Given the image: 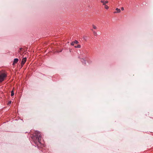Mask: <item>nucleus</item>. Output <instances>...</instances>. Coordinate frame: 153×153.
<instances>
[{"label": "nucleus", "mask_w": 153, "mask_h": 153, "mask_svg": "<svg viewBox=\"0 0 153 153\" xmlns=\"http://www.w3.org/2000/svg\"><path fill=\"white\" fill-rule=\"evenodd\" d=\"M35 136H36V140L38 141V143H41L40 140L41 138V135L40 132L36 131L35 132Z\"/></svg>", "instance_id": "obj_1"}, {"label": "nucleus", "mask_w": 153, "mask_h": 153, "mask_svg": "<svg viewBox=\"0 0 153 153\" xmlns=\"http://www.w3.org/2000/svg\"><path fill=\"white\" fill-rule=\"evenodd\" d=\"M6 76V75L4 73L0 74V82H2L4 79L5 77Z\"/></svg>", "instance_id": "obj_2"}, {"label": "nucleus", "mask_w": 153, "mask_h": 153, "mask_svg": "<svg viewBox=\"0 0 153 153\" xmlns=\"http://www.w3.org/2000/svg\"><path fill=\"white\" fill-rule=\"evenodd\" d=\"M26 58H24L22 59V62L21 63V65L22 66L23 65H24V64L26 62Z\"/></svg>", "instance_id": "obj_3"}, {"label": "nucleus", "mask_w": 153, "mask_h": 153, "mask_svg": "<svg viewBox=\"0 0 153 153\" xmlns=\"http://www.w3.org/2000/svg\"><path fill=\"white\" fill-rule=\"evenodd\" d=\"M116 11L114 12V13H120L121 12V10L117 8L116 9Z\"/></svg>", "instance_id": "obj_4"}, {"label": "nucleus", "mask_w": 153, "mask_h": 153, "mask_svg": "<svg viewBox=\"0 0 153 153\" xmlns=\"http://www.w3.org/2000/svg\"><path fill=\"white\" fill-rule=\"evenodd\" d=\"M19 61V59L17 58H15L14 59L13 62V64L14 65L16 63Z\"/></svg>", "instance_id": "obj_5"}, {"label": "nucleus", "mask_w": 153, "mask_h": 153, "mask_svg": "<svg viewBox=\"0 0 153 153\" xmlns=\"http://www.w3.org/2000/svg\"><path fill=\"white\" fill-rule=\"evenodd\" d=\"M101 3H102L103 4V5H106L105 4L107 3L108 2V1H104L103 0H102L101 1Z\"/></svg>", "instance_id": "obj_6"}, {"label": "nucleus", "mask_w": 153, "mask_h": 153, "mask_svg": "<svg viewBox=\"0 0 153 153\" xmlns=\"http://www.w3.org/2000/svg\"><path fill=\"white\" fill-rule=\"evenodd\" d=\"M14 95V91L13 90L11 91V96H13Z\"/></svg>", "instance_id": "obj_7"}, {"label": "nucleus", "mask_w": 153, "mask_h": 153, "mask_svg": "<svg viewBox=\"0 0 153 153\" xmlns=\"http://www.w3.org/2000/svg\"><path fill=\"white\" fill-rule=\"evenodd\" d=\"M92 27L94 29H97V27L94 25H92Z\"/></svg>", "instance_id": "obj_8"}, {"label": "nucleus", "mask_w": 153, "mask_h": 153, "mask_svg": "<svg viewBox=\"0 0 153 153\" xmlns=\"http://www.w3.org/2000/svg\"><path fill=\"white\" fill-rule=\"evenodd\" d=\"M75 47L76 48H80L81 47V45H78L77 46H75Z\"/></svg>", "instance_id": "obj_9"}, {"label": "nucleus", "mask_w": 153, "mask_h": 153, "mask_svg": "<svg viewBox=\"0 0 153 153\" xmlns=\"http://www.w3.org/2000/svg\"><path fill=\"white\" fill-rule=\"evenodd\" d=\"M105 8L106 9H108L109 8V7L107 5H105Z\"/></svg>", "instance_id": "obj_10"}, {"label": "nucleus", "mask_w": 153, "mask_h": 153, "mask_svg": "<svg viewBox=\"0 0 153 153\" xmlns=\"http://www.w3.org/2000/svg\"><path fill=\"white\" fill-rule=\"evenodd\" d=\"M74 42V43H76V44H77L79 43L76 40H75Z\"/></svg>", "instance_id": "obj_11"}, {"label": "nucleus", "mask_w": 153, "mask_h": 153, "mask_svg": "<svg viewBox=\"0 0 153 153\" xmlns=\"http://www.w3.org/2000/svg\"><path fill=\"white\" fill-rule=\"evenodd\" d=\"M93 33L94 35H97V33L95 31H93Z\"/></svg>", "instance_id": "obj_12"}, {"label": "nucleus", "mask_w": 153, "mask_h": 153, "mask_svg": "<svg viewBox=\"0 0 153 153\" xmlns=\"http://www.w3.org/2000/svg\"><path fill=\"white\" fill-rule=\"evenodd\" d=\"M11 101H9L8 102V105H10V104L11 103Z\"/></svg>", "instance_id": "obj_13"}, {"label": "nucleus", "mask_w": 153, "mask_h": 153, "mask_svg": "<svg viewBox=\"0 0 153 153\" xmlns=\"http://www.w3.org/2000/svg\"><path fill=\"white\" fill-rule=\"evenodd\" d=\"M74 42H72L71 43V45H74Z\"/></svg>", "instance_id": "obj_14"}, {"label": "nucleus", "mask_w": 153, "mask_h": 153, "mask_svg": "<svg viewBox=\"0 0 153 153\" xmlns=\"http://www.w3.org/2000/svg\"><path fill=\"white\" fill-rule=\"evenodd\" d=\"M121 10H124V9L123 7H121Z\"/></svg>", "instance_id": "obj_15"}, {"label": "nucleus", "mask_w": 153, "mask_h": 153, "mask_svg": "<svg viewBox=\"0 0 153 153\" xmlns=\"http://www.w3.org/2000/svg\"><path fill=\"white\" fill-rule=\"evenodd\" d=\"M91 30L93 31V30L92 29H91Z\"/></svg>", "instance_id": "obj_16"}]
</instances>
